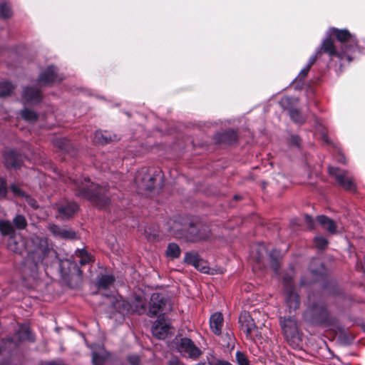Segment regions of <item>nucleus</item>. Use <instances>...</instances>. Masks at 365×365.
<instances>
[{
  "mask_svg": "<svg viewBox=\"0 0 365 365\" xmlns=\"http://www.w3.org/2000/svg\"><path fill=\"white\" fill-rule=\"evenodd\" d=\"M213 138L217 144L232 145L237 143L238 134L237 132L234 130H228L216 133Z\"/></svg>",
  "mask_w": 365,
  "mask_h": 365,
  "instance_id": "a211bd4d",
  "label": "nucleus"
},
{
  "mask_svg": "<svg viewBox=\"0 0 365 365\" xmlns=\"http://www.w3.org/2000/svg\"><path fill=\"white\" fill-rule=\"evenodd\" d=\"M194 267L203 273H208L210 270L207 262L204 260L201 257L195 265H194Z\"/></svg>",
  "mask_w": 365,
  "mask_h": 365,
  "instance_id": "a19ab883",
  "label": "nucleus"
},
{
  "mask_svg": "<svg viewBox=\"0 0 365 365\" xmlns=\"http://www.w3.org/2000/svg\"><path fill=\"white\" fill-rule=\"evenodd\" d=\"M75 195L87 200L98 209H105L111 203L110 187L108 184L99 185L91 182L88 178L73 181Z\"/></svg>",
  "mask_w": 365,
  "mask_h": 365,
  "instance_id": "f257e3e1",
  "label": "nucleus"
},
{
  "mask_svg": "<svg viewBox=\"0 0 365 365\" xmlns=\"http://www.w3.org/2000/svg\"><path fill=\"white\" fill-rule=\"evenodd\" d=\"M13 16L11 6L7 2L0 4V17L1 19H9Z\"/></svg>",
  "mask_w": 365,
  "mask_h": 365,
  "instance_id": "e433bc0d",
  "label": "nucleus"
},
{
  "mask_svg": "<svg viewBox=\"0 0 365 365\" xmlns=\"http://www.w3.org/2000/svg\"><path fill=\"white\" fill-rule=\"evenodd\" d=\"M142 309H143V310H145V306H144V305H143V306H142Z\"/></svg>",
  "mask_w": 365,
  "mask_h": 365,
  "instance_id": "680f3d73",
  "label": "nucleus"
},
{
  "mask_svg": "<svg viewBox=\"0 0 365 365\" xmlns=\"http://www.w3.org/2000/svg\"><path fill=\"white\" fill-rule=\"evenodd\" d=\"M91 261V256L90 257H81V259L79 260V264L81 266H83V265H86V264H88Z\"/></svg>",
  "mask_w": 365,
  "mask_h": 365,
  "instance_id": "5fc2aeb1",
  "label": "nucleus"
},
{
  "mask_svg": "<svg viewBox=\"0 0 365 365\" xmlns=\"http://www.w3.org/2000/svg\"><path fill=\"white\" fill-rule=\"evenodd\" d=\"M310 69L311 68L309 67L305 66L304 68L300 71L295 80L299 82H303L307 76Z\"/></svg>",
  "mask_w": 365,
  "mask_h": 365,
  "instance_id": "09e8293b",
  "label": "nucleus"
},
{
  "mask_svg": "<svg viewBox=\"0 0 365 365\" xmlns=\"http://www.w3.org/2000/svg\"><path fill=\"white\" fill-rule=\"evenodd\" d=\"M78 210L79 205L73 201H70L60 205L58 207V213L62 219H68L72 217Z\"/></svg>",
  "mask_w": 365,
  "mask_h": 365,
  "instance_id": "412c9836",
  "label": "nucleus"
},
{
  "mask_svg": "<svg viewBox=\"0 0 365 365\" xmlns=\"http://www.w3.org/2000/svg\"><path fill=\"white\" fill-rule=\"evenodd\" d=\"M48 230L53 236L63 239H74L76 237V232L74 231L63 229L60 226L54 224L49 225Z\"/></svg>",
  "mask_w": 365,
  "mask_h": 365,
  "instance_id": "bb28decb",
  "label": "nucleus"
},
{
  "mask_svg": "<svg viewBox=\"0 0 365 365\" xmlns=\"http://www.w3.org/2000/svg\"><path fill=\"white\" fill-rule=\"evenodd\" d=\"M307 319L313 325L329 327L335 325L337 320L330 315L324 304L314 302L305 312Z\"/></svg>",
  "mask_w": 365,
  "mask_h": 365,
  "instance_id": "7ed1b4c3",
  "label": "nucleus"
},
{
  "mask_svg": "<svg viewBox=\"0 0 365 365\" xmlns=\"http://www.w3.org/2000/svg\"><path fill=\"white\" fill-rule=\"evenodd\" d=\"M14 87L9 82H1L0 83V97H5L9 96Z\"/></svg>",
  "mask_w": 365,
  "mask_h": 365,
  "instance_id": "4c0bfd02",
  "label": "nucleus"
},
{
  "mask_svg": "<svg viewBox=\"0 0 365 365\" xmlns=\"http://www.w3.org/2000/svg\"><path fill=\"white\" fill-rule=\"evenodd\" d=\"M22 98L27 103L37 104L41 101L43 96L38 88L28 86L24 89Z\"/></svg>",
  "mask_w": 365,
  "mask_h": 365,
  "instance_id": "aec40b11",
  "label": "nucleus"
},
{
  "mask_svg": "<svg viewBox=\"0 0 365 365\" xmlns=\"http://www.w3.org/2000/svg\"><path fill=\"white\" fill-rule=\"evenodd\" d=\"M160 176L157 171H153L147 168H143L138 170L135 176V182L139 190H153L156 184L157 178Z\"/></svg>",
  "mask_w": 365,
  "mask_h": 365,
  "instance_id": "0eeeda50",
  "label": "nucleus"
},
{
  "mask_svg": "<svg viewBox=\"0 0 365 365\" xmlns=\"http://www.w3.org/2000/svg\"><path fill=\"white\" fill-rule=\"evenodd\" d=\"M21 118L31 123H34L37 121L38 118V114L34 110L25 108L21 111Z\"/></svg>",
  "mask_w": 365,
  "mask_h": 365,
  "instance_id": "2f4dec72",
  "label": "nucleus"
},
{
  "mask_svg": "<svg viewBox=\"0 0 365 365\" xmlns=\"http://www.w3.org/2000/svg\"><path fill=\"white\" fill-rule=\"evenodd\" d=\"M285 302L290 310H296L299 308L300 302L299 295L294 292L292 287H287L285 291Z\"/></svg>",
  "mask_w": 365,
  "mask_h": 365,
  "instance_id": "a878e982",
  "label": "nucleus"
},
{
  "mask_svg": "<svg viewBox=\"0 0 365 365\" xmlns=\"http://www.w3.org/2000/svg\"><path fill=\"white\" fill-rule=\"evenodd\" d=\"M8 194L7 182L4 178L0 177V199H6Z\"/></svg>",
  "mask_w": 365,
  "mask_h": 365,
  "instance_id": "79ce46f5",
  "label": "nucleus"
},
{
  "mask_svg": "<svg viewBox=\"0 0 365 365\" xmlns=\"http://www.w3.org/2000/svg\"><path fill=\"white\" fill-rule=\"evenodd\" d=\"M236 360L239 365H249L250 361L248 360L247 356L240 351H237L236 353Z\"/></svg>",
  "mask_w": 365,
  "mask_h": 365,
  "instance_id": "c03bdc74",
  "label": "nucleus"
},
{
  "mask_svg": "<svg viewBox=\"0 0 365 365\" xmlns=\"http://www.w3.org/2000/svg\"><path fill=\"white\" fill-rule=\"evenodd\" d=\"M170 329V324L167 322L165 314H160L153 323L151 331L153 335L158 339H165Z\"/></svg>",
  "mask_w": 365,
  "mask_h": 365,
  "instance_id": "dca6fc26",
  "label": "nucleus"
},
{
  "mask_svg": "<svg viewBox=\"0 0 365 365\" xmlns=\"http://www.w3.org/2000/svg\"><path fill=\"white\" fill-rule=\"evenodd\" d=\"M197 365H205V364H198Z\"/></svg>",
  "mask_w": 365,
  "mask_h": 365,
  "instance_id": "e2e57ef3",
  "label": "nucleus"
},
{
  "mask_svg": "<svg viewBox=\"0 0 365 365\" xmlns=\"http://www.w3.org/2000/svg\"><path fill=\"white\" fill-rule=\"evenodd\" d=\"M234 199L236 200H241L242 197L240 196V195H236L234 196Z\"/></svg>",
  "mask_w": 365,
  "mask_h": 365,
  "instance_id": "052dcab7",
  "label": "nucleus"
},
{
  "mask_svg": "<svg viewBox=\"0 0 365 365\" xmlns=\"http://www.w3.org/2000/svg\"><path fill=\"white\" fill-rule=\"evenodd\" d=\"M316 220L322 229L328 232L330 235L336 234L337 225L336 222L329 217L324 215H318Z\"/></svg>",
  "mask_w": 365,
  "mask_h": 365,
  "instance_id": "5701e85b",
  "label": "nucleus"
},
{
  "mask_svg": "<svg viewBox=\"0 0 365 365\" xmlns=\"http://www.w3.org/2000/svg\"><path fill=\"white\" fill-rule=\"evenodd\" d=\"M176 349L182 356L197 359L202 354L194 341L187 337H182L176 342Z\"/></svg>",
  "mask_w": 365,
  "mask_h": 365,
  "instance_id": "9d476101",
  "label": "nucleus"
},
{
  "mask_svg": "<svg viewBox=\"0 0 365 365\" xmlns=\"http://www.w3.org/2000/svg\"><path fill=\"white\" fill-rule=\"evenodd\" d=\"M343 189L346 191L355 192L356 191V185L354 182L352 178L349 177L346 179L345 184H343Z\"/></svg>",
  "mask_w": 365,
  "mask_h": 365,
  "instance_id": "37998d69",
  "label": "nucleus"
},
{
  "mask_svg": "<svg viewBox=\"0 0 365 365\" xmlns=\"http://www.w3.org/2000/svg\"><path fill=\"white\" fill-rule=\"evenodd\" d=\"M14 341L11 336L0 339V365H13Z\"/></svg>",
  "mask_w": 365,
  "mask_h": 365,
  "instance_id": "9b49d317",
  "label": "nucleus"
},
{
  "mask_svg": "<svg viewBox=\"0 0 365 365\" xmlns=\"http://www.w3.org/2000/svg\"><path fill=\"white\" fill-rule=\"evenodd\" d=\"M224 318L220 312L212 314L210 318V327L211 331L217 336L222 334V327L223 326Z\"/></svg>",
  "mask_w": 365,
  "mask_h": 365,
  "instance_id": "b1692460",
  "label": "nucleus"
},
{
  "mask_svg": "<svg viewBox=\"0 0 365 365\" xmlns=\"http://www.w3.org/2000/svg\"><path fill=\"white\" fill-rule=\"evenodd\" d=\"M3 165L6 170H20L24 164L25 155L16 149L8 148L2 153Z\"/></svg>",
  "mask_w": 365,
  "mask_h": 365,
  "instance_id": "1a4fd4ad",
  "label": "nucleus"
},
{
  "mask_svg": "<svg viewBox=\"0 0 365 365\" xmlns=\"http://www.w3.org/2000/svg\"><path fill=\"white\" fill-rule=\"evenodd\" d=\"M78 255L80 257H90V255L88 253V252L86 250H84V249L79 250Z\"/></svg>",
  "mask_w": 365,
  "mask_h": 365,
  "instance_id": "4d7b16f0",
  "label": "nucleus"
},
{
  "mask_svg": "<svg viewBox=\"0 0 365 365\" xmlns=\"http://www.w3.org/2000/svg\"><path fill=\"white\" fill-rule=\"evenodd\" d=\"M312 282L307 280L305 277H302L300 280L301 285H307L311 284Z\"/></svg>",
  "mask_w": 365,
  "mask_h": 365,
  "instance_id": "bf43d9fd",
  "label": "nucleus"
},
{
  "mask_svg": "<svg viewBox=\"0 0 365 365\" xmlns=\"http://www.w3.org/2000/svg\"><path fill=\"white\" fill-rule=\"evenodd\" d=\"M200 258L198 252L195 251L187 252L185 254L184 262L194 267Z\"/></svg>",
  "mask_w": 365,
  "mask_h": 365,
  "instance_id": "f704fd0d",
  "label": "nucleus"
},
{
  "mask_svg": "<svg viewBox=\"0 0 365 365\" xmlns=\"http://www.w3.org/2000/svg\"><path fill=\"white\" fill-rule=\"evenodd\" d=\"M15 336L20 342L26 341L34 342L36 341L35 334L29 326H21L19 330L16 331Z\"/></svg>",
  "mask_w": 365,
  "mask_h": 365,
  "instance_id": "cd10ccee",
  "label": "nucleus"
},
{
  "mask_svg": "<svg viewBox=\"0 0 365 365\" xmlns=\"http://www.w3.org/2000/svg\"><path fill=\"white\" fill-rule=\"evenodd\" d=\"M53 143L60 151L68 153L71 157H75L76 155L77 151L69 140L66 138L56 139L54 140Z\"/></svg>",
  "mask_w": 365,
  "mask_h": 365,
  "instance_id": "393cba45",
  "label": "nucleus"
},
{
  "mask_svg": "<svg viewBox=\"0 0 365 365\" xmlns=\"http://www.w3.org/2000/svg\"><path fill=\"white\" fill-rule=\"evenodd\" d=\"M292 143L297 146L299 145V138L297 135L292 136Z\"/></svg>",
  "mask_w": 365,
  "mask_h": 365,
  "instance_id": "6e6d98bb",
  "label": "nucleus"
},
{
  "mask_svg": "<svg viewBox=\"0 0 365 365\" xmlns=\"http://www.w3.org/2000/svg\"><path fill=\"white\" fill-rule=\"evenodd\" d=\"M239 323L240 328L245 332L247 336H250L254 330L257 329V326L250 314L247 312H242L239 317Z\"/></svg>",
  "mask_w": 365,
  "mask_h": 365,
  "instance_id": "6ab92c4d",
  "label": "nucleus"
},
{
  "mask_svg": "<svg viewBox=\"0 0 365 365\" xmlns=\"http://www.w3.org/2000/svg\"><path fill=\"white\" fill-rule=\"evenodd\" d=\"M327 34L341 43V48L344 52L351 56L356 51H361L356 36L348 29L331 27L328 30Z\"/></svg>",
  "mask_w": 365,
  "mask_h": 365,
  "instance_id": "20e7f679",
  "label": "nucleus"
},
{
  "mask_svg": "<svg viewBox=\"0 0 365 365\" xmlns=\"http://www.w3.org/2000/svg\"><path fill=\"white\" fill-rule=\"evenodd\" d=\"M96 141L102 145L108 144L113 141L112 135L107 131H97L95 134Z\"/></svg>",
  "mask_w": 365,
  "mask_h": 365,
  "instance_id": "72a5a7b5",
  "label": "nucleus"
},
{
  "mask_svg": "<svg viewBox=\"0 0 365 365\" xmlns=\"http://www.w3.org/2000/svg\"><path fill=\"white\" fill-rule=\"evenodd\" d=\"M279 324L282 329L284 336L287 342L292 346H297L302 341L296 319L294 317H280Z\"/></svg>",
  "mask_w": 365,
  "mask_h": 365,
  "instance_id": "39448f33",
  "label": "nucleus"
},
{
  "mask_svg": "<svg viewBox=\"0 0 365 365\" xmlns=\"http://www.w3.org/2000/svg\"><path fill=\"white\" fill-rule=\"evenodd\" d=\"M14 230H23L26 229L28 226L27 220L24 215H16L11 222Z\"/></svg>",
  "mask_w": 365,
  "mask_h": 365,
  "instance_id": "473e14b6",
  "label": "nucleus"
},
{
  "mask_svg": "<svg viewBox=\"0 0 365 365\" xmlns=\"http://www.w3.org/2000/svg\"><path fill=\"white\" fill-rule=\"evenodd\" d=\"M182 228L178 230L180 237L190 242L207 240L211 235L209 226L194 218H187L182 222Z\"/></svg>",
  "mask_w": 365,
  "mask_h": 365,
  "instance_id": "f03ea898",
  "label": "nucleus"
},
{
  "mask_svg": "<svg viewBox=\"0 0 365 365\" xmlns=\"http://www.w3.org/2000/svg\"><path fill=\"white\" fill-rule=\"evenodd\" d=\"M0 234L2 236H8L7 248L14 253L21 255L24 247L23 244L18 241L14 227L10 220H0Z\"/></svg>",
  "mask_w": 365,
  "mask_h": 365,
  "instance_id": "423d86ee",
  "label": "nucleus"
},
{
  "mask_svg": "<svg viewBox=\"0 0 365 365\" xmlns=\"http://www.w3.org/2000/svg\"><path fill=\"white\" fill-rule=\"evenodd\" d=\"M298 98L290 96H284L279 101V105L284 110H288L290 118L297 123L303 124L305 118L301 112L293 107L294 103L297 102Z\"/></svg>",
  "mask_w": 365,
  "mask_h": 365,
  "instance_id": "f8f14e48",
  "label": "nucleus"
},
{
  "mask_svg": "<svg viewBox=\"0 0 365 365\" xmlns=\"http://www.w3.org/2000/svg\"><path fill=\"white\" fill-rule=\"evenodd\" d=\"M313 242L316 247L320 250H325L329 244V241L322 235L316 236L314 238Z\"/></svg>",
  "mask_w": 365,
  "mask_h": 365,
  "instance_id": "58836bf2",
  "label": "nucleus"
},
{
  "mask_svg": "<svg viewBox=\"0 0 365 365\" xmlns=\"http://www.w3.org/2000/svg\"><path fill=\"white\" fill-rule=\"evenodd\" d=\"M60 268L65 280L69 281L73 278H76L77 280L81 279L83 272L76 262L67 260L61 264Z\"/></svg>",
  "mask_w": 365,
  "mask_h": 365,
  "instance_id": "2eb2a0df",
  "label": "nucleus"
},
{
  "mask_svg": "<svg viewBox=\"0 0 365 365\" xmlns=\"http://www.w3.org/2000/svg\"><path fill=\"white\" fill-rule=\"evenodd\" d=\"M168 365H185V364L177 356H175V357L171 358L168 361Z\"/></svg>",
  "mask_w": 365,
  "mask_h": 365,
  "instance_id": "603ef678",
  "label": "nucleus"
},
{
  "mask_svg": "<svg viewBox=\"0 0 365 365\" xmlns=\"http://www.w3.org/2000/svg\"><path fill=\"white\" fill-rule=\"evenodd\" d=\"M9 188L13 194L16 196L25 197V192L21 189V187L16 183L10 185Z\"/></svg>",
  "mask_w": 365,
  "mask_h": 365,
  "instance_id": "a18cd8bd",
  "label": "nucleus"
},
{
  "mask_svg": "<svg viewBox=\"0 0 365 365\" xmlns=\"http://www.w3.org/2000/svg\"><path fill=\"white\" fill-rule=\"evenodd\" d=\"M115 282V277L113 274H101L97 279L96 287L98 289H107Z\"/></svg>",
  "mask_w": 365,
  "mask_h": 365,
  "instance_id": "c756f323",
  "label": "nucleus"
},
{
  "mask_svg": "<svg viewBox=\"0 0 365 365\" xmlns=\"http://www.w3.org/2000/svg\"><path fill=\"white\" fill-rule=\"evenodd\" d=\"M320 56V53H318L317 51L316 53L309 58V62L306 66L311 68L312 65L315 63L317 58H319Z\"/></svg>",
  "mask_w": 365,
  "mask_h": 365,
  "instance_id": "864d4df0",
  "label": "nucleus"
},
{
  "mask_svg": "<svg viewBox=\"0 0 365 365\" xmlns=\"http://www.w3.org/2000/svg\"><path fill=\"white\" fill-rule=\"evenodd\" d=\"M63 78L61 77L58 68L53 66H48L38 76L37 82L42 86H51L56 83H61Z\"/></svg>",
  "mask_w": 365,
  "mask_h": 365,
  "instance_id": "ddd939ff",
  "label": "nucleus"
},
{
  "mask_svg": "<svg viewBox=\"0 0 365 365\" xmlns=\"http://www.w3.org/2000/svg\"><path fill=\"white\" fill-rule=\"evenodd\" d=\"M213 365H232L230 362L225 360H217Z\"/></svg>",
  "mask_w": 365,
  "mask_h": 365,
  "instance_id": "13d9d810",
  "label": "nucleus"
},
{
  "mask_svg": "<svg viewBox=\"0 0 365 365\" xmlns=\"http://www.w3.org/2000/svg\"><path fill=\"white\" fill-rule=\"evenodd\" d=\"M113 307L117 312L121 313L128 309V303L125 301L117 300L113 303Z\"/></svg>",
  "mask_w": 365,
  "mask_h": 365,
  "instance_id": "49530a36",
  "label": "nucleus"
},
{
  "mask_svg": "<svg viewBox=\"0 0 365 365\" xmlns=\"http://www.w3.org/2000/svg\"><path fill=\"white\" fill-rule=\"evenodd\" d=\"M39 365H68L62 359H58L51 361H43L39 363Z\"/></svg>",
  "mask_w": 365,
  "mask_h": 365,
  "instance_id": "8fccbe9b",
  "label": "nucleus"
},
{
  "mask_svg": "<svg viewBox=\"0 0 365 365\" xmlns=\"http://www.w3.org/2000/svg\"><path fill=\"white\" fill-rule=\"evenodd\" d=\"M92 361L94 365H106L108 356L94 352L93 353Z\"/></svg>",
  "mask_w": 365,
  "mask_h": 365,
  "instance_id": "ea45409f",
  "label": "nucleus"
},
{
  "mask_svg": "<svg viewBox=\"0 0 365 365\" xmlns=\"http://www.w3.org/2000/svg\"><path fill=\"white\" fill-rule=\"evenodd\" d=\"M304 220L309 229L312 230L314 228V220L312 218V216L309 215H305Z\"/></svg>",
  "mask_w": 365,
  "mask_h": 365,
  "instance_id": "3c124183",
  "label": "nucleus"
},
{
  "mask_svg": "<svg viewBox=\"0 0 365 365\" xmlns=\"http://www.w3.org/2000/svg\"><path fill=\"white\" fill-rule=\"evenodd\" d=\"M31 240L36 246L35 252L38 255L37 263L43 262L51 254H56L55 251L49 247L46 238L34 236L31 237Z\"/></svg>",
  "mask_w": 365,
  "mask_h": 365,
  "instance_id": "4468645a",
  "label": "nucleus"
},
{
  "mask_svg": "<svg viewBox=\"0 0 365 365\" xmlns=\"http://www.w3.org/2000/svg\"><path fill=\"white\" fill-rule=\"evenodd\" d=\"M181 254V250L179 245L175 242H170L168 245L165 255L168 257L174 259L179 258Z\"/></svg>",
  "mask_w": 365,
  "mask_h": 365,
  "instance_id": "7c9ffc66",
  "label": "nucleus"
},
{
  "mask_svg": "<svg viewBox=\"0 0 365 365\" xmlns=\"http://www.w3.org/2000/svg\"><path fill=\"white\" fill-rule=\"evenodd\" d=\"M279 254L277 250H272L269 253L270 266L275 273H277L280 267L278 259Z\"/></svg>",
  "mask_w": 365,
  "mask_h": 365,
  "instance_id": "c9c22d12",
  "label": "nucleus"
},
{
  "mask_svg": "<svg viewBox=\"0 0 365 365\" xmlns=\"http://www.w3.org/2000/svg\"><path fill=\"white\" fill-rule=\"evenodd\" d=\"M165 304L166 301L161 294L153 293L150 297L149 309L147 312V315L149 317H154L157 316L159 312L163 311Z\"/></svg>",
  "mask_w": 365,
  "mask_h": 365,
  "instance_id": "f3484780",
  "label": "nucleus"
},
{
  "mask_svg": "<svg viewBox=\"0 0 365 365\" xmlns=\"http://www.w3.org/2000/svg\"><path fill=\"white\" fill-rule=\"evenodd\" d=\"M309 269L314 277V281L324 277L326 274V268L324 263L317 258H313L309 265Z\"/></svg>",
  "mask_w": 365,
  "mask_h": 365,
  "instance_id": "4be33fe9",
  "label": "nucleus"
},
{
  "mask_svg": "<svg viewBox=\"0 0 365 365\" xmlns=\"http://www.w3.org/2000/svg\"><path fill=\"white\" fill-rule=\"evenodd\" d=\"M328 173L331 176H333L338 185L343 187V184H345L346 179L349 177L346 176L347 171L341 170L339 168L329 166Z\"/></svg>",
  "mask_w": 365,
  "mask_h": 365,
  "instance_id": "c85d7f7f",
  "label": "nucleus"
},
{
  "mask_svg": "<svg viewBox=\"0 0 365 365\" xmlns=\"http://www.w3.org/2000/svg\"><path fill=\"white\" fill-rule=\"evenodd\" d=\"M318 53H320V55L322 53H326L328 54L331 58L336 57L340 61L346 60L348 63H350L353 60V57L349 55V53L341 51V48L340 51L337 50L332 37L329 34L322 42L321 46L318 50Z\"/></svg>",
  "mask_w": 365,
  "mask_h": 365,
  "instance_id": "6e6552de",
  "label": "nucleus"
},
{
  "mask_svg": "<svg viewBox=\"0 0 365 365\" xmlns=\"http://www.w3.org/2000/svg\"><path fill=\"white\" fill-rule=\"evenodd\" d=\"M127 361L130 365H142L141 359L137 354H130L127 357Z\"/></svg>",
  "mask_w": 365,
  "mask_h": 365,
  "instance_id": "de8ad7c7",
  "label": "nucleus"
}]
</instances>
